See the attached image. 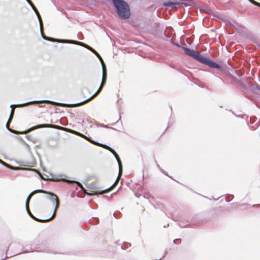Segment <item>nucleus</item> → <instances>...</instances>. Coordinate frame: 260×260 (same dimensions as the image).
<instances>
[{"instance_id":"8","label":"nucleus","mask_w":260,"mask_h":260,"mask_svg":"<svg viewBox=\"0 0 260 260\" xmlns=\"http://www.w3.org/2000/svg\"><path fill=\"white\" fill-rule=\"evenodd\" d=\"M122 168H119V174H118V176L116 179V180L114 182V183L109 188L105 189L104 190H102V191L100 192V194L107 193L109 191H111L113 188H114L117 185V183H118V182L120 179V177L122 175Z\"/></svg>"},{"instance_id":"26","label":"nucleus","mask_w":260,"mask_h":260,"mask_svg":"<svg viewBox=\"0 0 260 260\" xmlns=\"http://www.w3.org/2000/svg\"><path fill=\"white\" fill-rule=\"evenodd\" d=\"M250 3L253 4V5L256 4V2L254 0H248Z\"/></svg>"},{"instance_id":"23","label":"nucleus","mask_w":260,"mask_h":260,"mask_svg":"<svg viewBox=\"0 0 260 260\" xmlns=\"http://www.w3.org/2000/svg\"><path fill=\"white\" fill-rule=\"evenodd\" d=\"M106 149L108 150L111 152H112V151H114V149H113L112 148H111L110 147H109L108 146H107V147H106Z\"/></svg>"},{"instance_id":"13","label":"nucleus","mask_w":260,"mask_h":260,"mask_svg":"<svg viewBox=\"0 0 260 260\" xmlns=\"http://www.w3.org/2000/svg\"><path fill=\"white\" fill-rule=\"evenodd\" d=\"M183 49H184L185 53L186 55L192 56L194 58H195L196 56H197V55L198 53L197 51H196L190 49L189 48H185V47H184Z\"/></svg>"},{"instance_id":"2","label":"nucleus","mask_w":260,"mask_h":260,"mask_svg":"<svg viewBox=\"0 0 260 260\" xmlns=\"http://www.w3.org/2000/svg\"><path fill=\"white\" fill-rule=\"evenodd\" d=\"M118 16L122 19H127L130 16V11L126 2L122 0H113Z\"/></svg>"},{"instance_id":"4","label":"nucleus","mask_w":260,"mask_h":260,"mask_svg":"<svg viewBox=\"0 0 260 260\" xmlns=\"http://www.w3.org/2000/svg\"><path fill=\"white\" fill-rule=\"evenodd\" d=\"M195 59L198 61H200L201 63H203L205 64L208 65V66L213 68H217L219 69L220 68V66L217 63L213 61L211 59L208 58H207L203 55L200 54L198 52L197 56L195 57Z\"/></svg>"},{"instance_id":"15","label":"nucleus","mask_w":260,"mask_h":260,"mask_svg":"<svg viewBox=\"0 0 260 260\" xmlns=\"http://www.w3.org/2000/svg\"><path fill=\"white\" fill-rule=\"evenodd\" d=\"M0 163L8 168H10L11 169H15L14 167L11 166L10 165L7 164L6 162H5V161H4L2 160H1Z\"/></svg>"},{"instance_id":"10","label":"nucleus","mask_w":260,"mask_h":260,"mask_svg":"<svg viewBox=\"0 0 260 260\" xmlns=\"http://www.w3.org/2000/svg\"><path fill=\"white\" fill-rule=\"evenodd\" d=\"M37 193H43L50 194V196H51L52 197L51 200L54 201V198L55 197H54V195H55V194L51 193V192H47V191L42 190V189H38V190H36L32 191L31 193H30L29 194V195L28 196V197L27 198L26 202H29V201H30L31 198L32 197V196L34 194Z\"/></svg>"},{"instance_id":"12","label":"nucleus","mask_w":260,"mask_h":260,"mask_svg":"<svg viewBox=\"0 0 260 260\" xmlns=\"http://www.w3.org/2000/svg\"><path fill=\"white\" fill-rule=\"evenodd\" d=\"M87 188L89 191L92 192L93 194H100V192L102 191L98 189L96 182H92L89 184L87 186Z\"/></svg>"},{"instance_id":"20","label":"nucleus","mask_w":260,"mask_h":260,"mask_svg":"<svg viewBox=\"0 0 260 260\" xmlns=\"http://www.w3.org/2000/svg\"><path fill=\"white\" fill-rule=\"evenodd\" d=\"M87 49L92 51V53H94L96 56L99 55V54L92 48L90 46H88Z\"/></svg>"},{"instance_id":"14","label":"nucleus","mask_w":260,"mask_h":260,"mask_svg":"<svg viewBox=\"0 0 260 260\" xmlns=\"http://www.w3.org/2000/svg\"><path fill=\"white\" fill-rule=\"evenodd\" d=\"M112 154L114 155L115 158H116L117 162L118 163L119 168H122V164L120 160V159L118 156V155L117 154V153L115 152V151L114 150V151L112 152Z\"/></svg>"},{"instance_id":"7","label":"nucleus","mask_w":260,"mask_h":260,"mask_svg":"<svg viewBox=\"0 0 260 260\" xmlns=\"http://www.w3.org/2000/svg\"><path fill=\"white\" fill-rule=\"evenodd\" d=\"M45 127H48V128H56L57 129H63L64 128L63 127H61L60 126L51 124H39L35 126H33L27 130L26 131L25 133H28L32 130L40 128H45Z\"/></svg>"},{"instance_id":"6","label":"nucleus","mask_w":260,"mask_h":260,"mask_svg":"<svg viewBox=\"0 0 260 260\" xmlns=\"http://www.w3.org/2000/svg\"><path fill=\"white\" fill-rule=\"evenodd\" d=\"M54 197H55L54 198V201H55L56 205H55V209H54V211L53 214V215L51 217H50V218H49L48 219H45V220L39 219L36 218V217H35L32 215V214L31 213V212L30 211L29 209H28V210H27V213H28L29 215L32 219L35 220L36 221H39V222H48V221H50L51 220H52L53 218H54L55 217V216L56 215V210L58 209V208L59 207V199H58V197L56 196V195H54Z\"/></svg>"},{"instance_id":"9","label":"nucleus","mask_w":260,"mask_h":260,"mask_svg":"<svg viewBox=\"0 0 260 260\" xmlns=\"http://www.w3.org/2000/svg\"><path fill=\"white\" fill-rule=\"evenodd\" d=\"M122 168H119V174H118V176L116 179V180L114 182V183L109 188L105 189L104 190H102V191L100 192V194L107 193L109 191H111L113 188H114L117 185V183H118V182L120 179V177L122 175Z\"/></svg>"},{"instance_id":"1","label":"nucleus","mask_w":260,"mask_h":260,"mask_svg":"<svg viewBox=\"0 0 260 260\" xmlns=\"http://www.w3.org/2000/svg\"><path fill=\"white\" fill-rule=\"evenodd\" d=\"M39 103H41V104L42 103H49V104H55L56 105L57 104L56 103H55L51 102V101H33V102H30L26 103L23 104L11 105V107L12 108V109L11 110V112L9 120L6 124V127L8 128V129L15 134H26L27 133H25L26 131L23 132H19L16 130L11 129L9 128L10 123L12 121V119L13 118V115L14 113V108L15 107H23L29 105L39 104Z\"/></svg>"},{"instance_id":"17","label":"nucleus","mask_w":260,"mask_h":260,"mask_svg":"<svg viewBox=\"0 0 260 260\" xmlns=\"http://www.w3.org/2000/svg\"><path fill=\"white\" fill-rule=\"evenodd\" d=\"M99 58V59L100 60L101 62V63H102V69L103 70L104 68H105V69H106V66L104 62V61L102 59V58L101 57V56H100V55L99 54V55L97 56Z\"/></svg>"},{"instance_id":"24","label":"nucleus","mask_w":260,"mask_h":260,"mask_svg":"<svg viewBox=\"0 0 260 260\" xmlns=\"http://www.w3.org/2000/svg\"><path fill=\"white\" fill-rule=\"evenodd\" d=\"M106 149L108 150L111 152H112V151H114V149H113L112 148H111L110 147H109L108 146H107V147H106Z\"/></svg>"},{"instance_id":"21","label":"nucleus","mask_w":260,"mask_h":260,"mask_svg":"<svg viewBox=\"0 0 260 260\" xmlns=\"http://www.w3.org/2000/svg\"><path fill=\"white\" fill-rule=\"evenodd\" d=\"M95 144H96L98 146H102V147H103L104 148H105V149H106V147H107V145H106L100 144L99 143H96Z\"/></svg>"},{"instance_id":"5","label":"nucleus","mask_w":260,"mask_h":260,"mask_svg":"<svg viewBox=\"0 0 260 260\" xmlns=\"http://www.w3.org/2000/svg\"><path fill=\"white\" fill-rule=\"evenodd\" d=\"M43 38L44 39L53 42H58V43H70V44H74L76 45H79L82 46L83 47H86L87 48L88 45L84 44L83 43L77 41H74V40H62V39H54L52 38H50L46 36H43Z\"/></svg>"},{"instance_id":"16","label":"nucleus","mask_w":260,"mask_h":260,"mask_svg":"<svg viewBox=\"0 0 260 260\" xmlns=\"http://www.w3.org/2000/svg\"><path fill=\"white\" fill-rule=\"evenodd\" d=\"M99 58V59L100 60L101 62V63H102V69L103 70L104 68H105V69H106V66L104 62V61L102 59V58L101 57V56H100V55L99 54V55L97 56Z\"/></svg>"},{"instance_id":"29","label":"nucleus","mask_w":260,"mask_h":260,"mask_svg":"<svg viewBox=\"0 0 260 260\" xmlns=\"http://www.w3.org/2000/svg\"><path fill=\"white\" fill-rule=\"evenodd\" d=\"M26 1L27 2V3H28V4H29V3H31V0H26Z\"/></svg>"},{"instance_id":"18","label":"nucleus","mask_w":260,"mask_h":260,"mask_svg":"<svg viewBox=\"0 0 260 260\" xmlns=\"http://www.w3.org/2000/svg\"><path fill=\"white\" fill-rule=\"evenodd\" d=\"M80 137L85 139L86 140H88L89 142L92 143V144H95V142L91 140L89 138H87L86 136H84V135L81 134V136Z\"/></svg>"},{"instance_id":"25","label":"nucleus","mask_w":260,"mask_h":260,"mask_svg":"<svg viewBox=\"0 0 260 260\" xmlns=\"http://www.w3.org/2000/svg\"><path fill=\"white\" fill-rule=\"evenodd\" d=\"M29 202L26 201V208L27 210H28V209H29Z\"/></svg>"},{"instance_id":"28","label":"nucleus","mask_w":260,"mask_h":260,"mask_svg":"<svg viewBox=\"0 0 260 260\" xmlns=\"http://www.w3.org/2000/svg\"><path fill=\"white\" fill-rule=\"evenodd\" d=\"M178 240H179L178 239H175V240H174V242L175 243H177V241H178Z\"/></svg>"},{"instance_id":"11","label":"nucleus","mask_w":260,"mask_h":260,"mask_svg":"<svg viewBox=\"0 0 260 260\" xmlns=\"http://www.w3.org/2000/svg\"><path fill=\"white\" fill-rule=\"evenodd\" d=\"M29 4L31 6V8H32V9L34 10V11H35V12L36 13V15L38 16V18L39 19V22H40V27H41L42 36H45V35H44L43 32V28H42V27H43V22H42V19L41 18V15H40L38 10H37V9L36 8V7H35V6L34 5V4L32 3V2H31V3H29Z\"/></svg>"},{"instance_id":"22","label":"nucleus","mask_w":260,"mask_h":260,"mask_svg":"<svg viewBox=\"0 0 260 260\" xmlns=\"http://www.w3.org/2000/svg\"><path fill=\"white\" fill-rule=\"evenodd\" d=\"M72 133L75 134L78 136H81V134L79 132H76L74 131H72Z\"/></svg>"},{"instance_id":"19","label":"nucleus","mask_w":260,"mask_h":260,"mask_svg":"<svg viewBox=\"0 0 260 260\" xmlns=\"http://www.w3.org/2000/svg\"><path fill=\"white\" fill-rule=\"evenodd\" d=\"M175 4L171 2H167L164 3V5L166 7H171L173 6Z\"/></svg>"},{"instance_id":"3","label":"nucleus","mask_w":260,"mask_h":260,"mask_svg":"<svg viewBox=\"0 0 260 260\" xmlns=\"http://www.w3.org/2000/svg\"><path fill=\"white\" fill-rule=\"evenodd\" d=\"M107 76V70H106V69H105V68H104V69L103 70V77H102V83L101 84V85H100L99 89L92 96H91L89 99H87V100H86L83 102H81L80 103L77 104L68 105V104H57L56 105H59L61 107H76L80 106L81 105H82L86 103L87 102H89L91 99H92L93 98L95 97L100 92V91H101V90L102 89V88L103 87V86L106 83Z\"/></svg>"},{"instance_id":"27","label":"nucleus","mask_w":260,"mask_h":260,"mask_svg":"<svg viewBox=\"0 0 260 260\" xmlns=\"http://www.w3.org/2000/svg\"><path fill=\"white\" fill-rule=\"evenodd\" d=\"M254 5L257 6L258 7H260V3L256 2V4H255Z\"/></svg>"}]
</instances>
